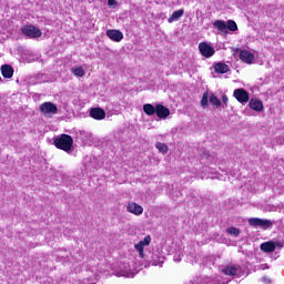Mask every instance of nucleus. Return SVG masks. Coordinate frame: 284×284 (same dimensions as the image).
<instances>
[{"label":"nucleus","mask_w":284,"mask_h":284,"mask_svg":"<svg viewBox=\"0 0 284 284\" xmlns=\"http://www.w3.org/2000/svg\"><path fill=\"white\" fill-rule=\"evenodd\" d=\"M72 143H74V140L68 134H61L54 139L55 148H58V150H63L64 152H70V150H72Z\"/></svg>","instance_id":"obj_1"},{"label":"nucleus","mask_w":284,"mask_h":284,"mask_svg":"<svg viewBox=\"0 0 284 284\" xmlns=\"http://www.w3.org/2000/svg\"><path fill=\"white\" fill-rule=\"evenodd\" d=\"M22 34H26V37H29V39H39L43 32L40 31L39 28L32 26V24H27L22 27Z\"/></svg>","instance_id":"obj_2"},{"label":"nucleus","mask_w":284,"mask_h":284,"mask_svg":"<svg viewBox=\"0 0 284 284\" xmlns=\"http://www.w3.org/2000/svg\"><path fill=\"white\" fill-rule=\"evenodd\" d=\"M150 243H152V237L148 235L142 241L134 245L140 258H145V253L143 251L145 250V247H150Z\"/></svg>","instance_id":"obj_3"},{"label":"nucleus","mask_w":284,"mask_h":284,"mask_svg":"<svg viewBox=\"0 0 284 284\" xmlns=\"http://www.w3.org/2000/svg\"><path fill=\"white\" fill-rule=\"evenodd\" d=\"M40 111L42 114H47L48 116L52 114H57L59 112V109L57 108V104L52 102H44L40 105Z\"/></svg>","instance_id":"obj_4"},{"label":"nucleus","mask_w":284,"mask_h":284,"mask_svg":"<svg viewBox=\"0 0 284 284\" xmlns=\"http://www.w3.org/2000/svg\"><path fill=\"white\" fill-rule=\"evenodd\" d=\"M199 50L202 57H205L206 59L214 57V48H212L207 42H201L199 44Z\"/></svg>","instance_id":"obj_5"},{"label":"nucleus","mask_w":284,"mask_h":284,"mask_svg":"<svg viewBox=\"0 0 284 284\" xmlns=\"http://www.w3.org/2000/svg\"><path fill=\"white\" fill-rule=\"evenodd\" d=\"M222 274L224 276H239L241 274V266L240 265H226L221 268Z\"/></svg>","instance_id":"obj_6"},{"label":"nucleus","mask_w":284,"mask_h":284,"mask_svg":"<svg viewBox=\"0 0 284 284\" xmlns=\"http://www.w3.org/2000/svg\"><path fill=\"white\" fill-rule=\"evenodd\" d=\"M240 59L244 63L252 64V63H254V60L256 59V54L254 53V51L243 49L240 51Z\"/></svg>","instance_id":"obj_7"},{"label":"nucleus","mask_w":284,"mask_h":284,"mask_svg":"<svg viewBox=\"0 0 284 284\" xmlns=\"http://www.w3.org/2000/svg\"><path fill=\"white\" fill-rule=\"evenodd\" d=\"M276 247H283V244L281 242L268 241L262 243L260 250H262V252L272 253Z\"/></svg>","instance_id":"obj_8"},{"label":"nucleus","mask_w":284,"mask_h":284,"mask_svg":"<svg viewBox=\"0 0 284 284\" xmlns=\"http://www.w3.org/2000/svg\"><path fill=\"white\" fill-rule=\"evenodd\" d=\"M126 212L134 214V216H141V214H143V206L136 204V202H129L126 205Z\"/></svg>","instance_id":"obj_9"},{"label":"nucleus","mask_w":284,"mask_h":284,"mask_svg":"<svg viewBox=\"0 0 284 284\" xmlns=\"http://www.w3.org/2000/svg\"><path fill=\"white\" fill-rule=\"evenodd\" d=\"M233 95L240 103H247V101H250V93L244 89H236Z\"/></svg>","instance_id":"obj_10"},{"label":"nucleus","mask_w":284,"mask_h":284,"mask_svg":"<svg viewBox=\"0 0 284 284\" xmlns=\"http://www.w3.org/2000/svg\"><path fill=\"white\" fill-rule=\"evenodd\" d=\"M250 225H253L254 227H270L272 225V222L268 220H262L258 217H251L248 220Z\"/></svg>","instance_id":"obj_11"},{"label":"nucleus","mask_w":284,"mask_h":284,"mask_svg":"<svg viewBox=\"0 0 284 284\" xmlns=\"http://www.w3.org/2000/svg\"><path fill=\"white\" fill-rule=\"evenodd\" d=\"M106 37H109V39H111V41H115L116 43L123 41V32H121L116 29L108 30Z\"/></svg>","instance_id":"obj_12"},{"label":"nucleus","mask_w":284,"mask_h":284,"mask_svg":"<svg viewBox=\"0 0 284 284\" xmlns=\"http://www.w3.org/2000/svg\"><path fill=\"white\" fill-rule=\"evenodd\" d=\"M155 114L159 116V119H168V116H170V109L159 104L155 106Z\"/></svg>","instance_id":"obj_13"},{"label":"nucleus","mask_w":284,"mask_h":284,"mask_svg":"<svg viewBox=\"0 0 284 284\" xmlns=\"http://www.w3.org/2000/svg\"><path fill=\"white\" fill-rule=\"evenodd\" d=\"M1 74L4 79H12L14 75V69L10 64H3L1 67Z\"/></svg>","instance_id":"obj_14"},{"label":"nucleus","mask_w":284,"mask_h":284,"mask_svg":"<svg viewBox=\"0 0 284 284\" xmlns=\"http://www.w3.org/2000/svg\"><path fill=\"white\" fill-rule=\"evenodd\" d=\"M90 116H92V119H95L97 121H101L105 119V111L99 108L91 109Z\"/></svg>","instance_id":"obj_15"},{"label":"nucleus","mask_w":284,"mask_h":284,"mask_svg":"<svg viewBox=\"0 0 284 284\" xmlns=\"http://www.w3.org/2000/svg\"><path fill=\"white\" fill-rule=\"evenodd\" d=\"M248 105L255 112H263V101L258 99H251Z\"/></svg>","instance_id":"obj_16"},{"label":"nucleus","mask_w":284,"mask_h":284,"mask_svg":"<svg viewBox=\"0 0 284 284\" xmlns=\"http://www.w3.org/2000/svg\"><path fill=\"white\" fill-rule=\"evenodd\" d=\"M214 70L217 74H226V72H230V65L223 62H217L214 64Z\"/></svg>","instance_id":"obj_17"},{"label":"nucleus","mask_w":284,"mask_h":284,"mask_svg":"<svg viewBox=\"0 0 284 284\" xmlns=\"http://www.w3.org/2000/svg\"><path fill=\"white\" fill-rule=\"evenodd\" d=\"M184 13H185V11L183 9H179V10L174 11L172 13V16L168 19V22L174 23V21H179V19H181V17H183Z\"/></svg>","instance_id":"obj_18"},{"label":"nucleus","mask_w":284,"mask_h":284,"mask_svg":"<svg viewBox=\"0 0 284 284\" xmlns=\"http://www.w3.org/2000/svg\"><path fill=\"white\" fill-rule=\"evenodd\" d=\"M213 28L219 30V32H227V23L223 20H216L213 22Z\"/></svg>","instance_id":"obj_19"},{"label":"nucleus","mask_w":284,"mask_h":284,"mask_svg":"<svg viewBox=\"0 0 284 284\" xmlns=\"http://www.w3.org/2000/svg\"><path fill=\"white\" fill-rule=\"evenodd\" d=\"M143 110L148 116H152V114H156V108L152 104H144Z\"/></svg>","instance_id":"obj_20"},{"label":"nucleus","mask_w":284,"mask_h":284,"mask_svg":"<svg viewBox=\"0 0 284 284\" xmlns=\"http://www.w3.org/2000/svg\"><path fill=\"white\" fill-rule=\"evenodd\" d=\"M74 77H85V70H83V67H75L71 69Z\"/></svg>","instance_id":"obj_21"},{"label":"nucleus","mask_w":284,"mask_h":284,"mask_svg":"<svg viewBox=\"0 0 284 284\" xmlns=\"http://www.w3.org/2000/svg\"><path fill=\"white\" fill-rule=\"evenodd\" d=\"M226 30H230L231 32H236L239 30V27L236 26V22H234V20H229L226 23Z\"/></svg>","instance_id":"obj_22"},{"label":"nucleus","mask_w":284,"mask_h":284,"mask_svg":"<svg viewBox=\"0 0 284 284\" xmlns=\"http://www.w3.org/2000/svg\"><path fill=\"white\" fill-rule=\"evenodd\" d=\"M209 101L212 105H215V108H221V100L216 95L211 94Z\"/></svg>","instance_id":"obj_23"},{"label":"nucleus","mask_w":284,"mask_h":284,"mask_svg":"<svg viewBox=\"0 0 284 284\" xmlns=\"http://www.w3.org/2000/svg\"><path fill=\"white\" fill-rule=\"evenodd\" d=\"M155 148L159 150V152H162V154H168V145H165V143L158 142Z\"/></svg>","instance_id":"obj_24"},{"label":"nucleus","mask_w":284,"mask_h":284,"mask_svg":"<svg viewBox=\"0 0 284 284\" xmlns=\"http://www.w3.org/2000/svg\"><path fill=\"white\" fill-rule=\"evenodd\" d=\"M210 101V94L207 92H205L202 97V100H201V106L203 109L207 108V103Z\"/></svg>","instance_id":"obj_25"},{"label":"nucleus","mask_w":284,"mask_h":284,"mask_svg":"<svg viewBox=\"0 0 284 284\" xmlns=\"http://www.w3.org/2000/svg\"><path fill=\"white\" fill-rule=\"evenodd\" d=\"M227 232L231 234V236H239V234H241V231L236 227H230L227 229Z\"/></svg>","instance_id":"obj_26"},{"label":"nucleus","mask_w":284,"mask_h":284,"mask_svg":"<svg viewBox=\"0 0 284 284\" xmlns=\"http://www.w3.org/2000/svg\"><path fill=\"white\" fill-rule=\"evenodd\" d=\"M151 264L154 265L155 267L159 266V265L162 266L163 265V258L159 260V261L152 260Z\"/></svg>","instance_id":"obj_27"},{"label":"nucleus","mask_w":284,"mask_h":284,"mask_svg":"<svg viewBox=\"0 0 284 284\" xmlns=\"http://www.w3.org/2000/svg\"><path fill=\"white\" fill-rule=\"evenodd\" d=\"M108 4H109L110 7L116 6V0H109V1H108Z\"/></svg>","instance_id":"obj_28"},{"label":"nucleus","mask_w":284,"mask_h":284,"mask_svg":"<svg viewBox=\"0 0 284 284\" xmlns=\"http://www.w3.org/2000/svg\"><path fill=\"white\" fill-rule=\"evenodd\" d=\"M120 276H125L126 278H130V273L123 272L122 274H120Z\"/></svg>","instance_id":"obj_29"},{"label":"nucleus","mask_w":284,"mask_h":284,"mask_svg":"<svg viewBox=\"0 0 284 284\" xmlns=\"http://www.w3.org/2000/svg\"><path fill=\"white\" fill-rule=\"evenodd\" d=\"M262 281H263V283H265V284H270V278H267V277H263Z\"/></svg>","instance_id":"obj_30"},{"label":"nucleus","mask_w":284,"mask_h":284,"mask_svg":"<svg viewBox=\"0 0 284 284\" xmlns=\"http://www.w3.org/2000/svg\"><path fill=\"white\" fill-rule=\"evenodd\" d=\"M260 270H267V264L260 265Z\"/></svg>","instance_id":"obj_31"},{"label":"nucleus","mask_w":284,"mask_h":284,"mask_svg":"<svg viewBox=\"0 0 284 284\" xmlns=\"http://www.w3.org/2000/svg\"><path fill=\"white\" fill-rule=\"evenodd\" d=\"M222 101H223L224 103H227V95H223V97H222Z\"/></svg>","instance_id":"obj_32"},{"label":"nucleus","mask_w":284,"mask_h":284,"mask_svg":"<svg viewBox=\"0 0 284 284\" xmlns=\"http://www.w3.org/2000/svg\"><path fill=\"white\" fill-rule=\"evenodd\" d=\"M97 283V278H94L92 282H89V284H95Z\"/></svg>","instance_id":"obj_33"}]
</instances>
